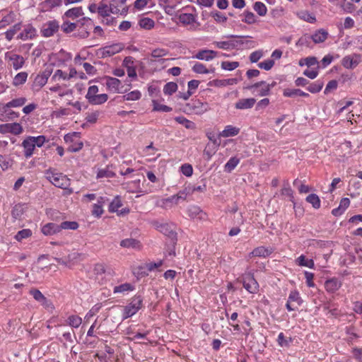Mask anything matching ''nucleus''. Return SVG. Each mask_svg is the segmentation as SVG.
I'll return each instance as SVG.
<instances>
[{"label":"nucleus","instance_id":"f257e3e1","mask_svg":"<svg viewBox=\"0 0 362 362\" xmlns=\"http://www.w3.org/2000/svg\"><path fill=\"white\" fill-rule=\"evenodd\" d=\"M153 226L158 230L160 233L168 236L175 245L177 241V233L175 229V227L172 223H162L158 221H153Z\"/></svg>","mask_w":362,"mask_h":362},{"label":"nucleus","instance_id":"f03ea898","mask_svg":"<svg viewBox=\"0 0 362 362\" xmlns=\"http://www.w3.org/2000/svg\"><path fill=\"white\" fill-rule=\"evenodd\" d=\"M46 174L49 175V172L47 171ZM47 178L54 186L62 189H67L70 185V180L62 173L54 174L51 173V175H48Z\"/></svg>","mask_w":362,"mask_h":362},{"label":"nucleus","instance_id":"7ed1b4c3","mask_svg":"<svg viewBox=\"0 0 362 362\" xmlns=\"http://www.w3.org/2000/svg\"><path fill=\"white\" fill-rule=\"evenodd\" d=\"M142 299L140 296H136L132 301L124 308L123 320L134 315L141 307Z\"/></svg>","mask_w":362,"mask_h":362},{"label":"nucleus","instance_id":"20e7f679","mask_svg":"<svg viewBox=\"0 0 362 362\" xmlns=\"http://www.w3.org/2000/svg\"><path fill=\"white\" fill-rule=\"evenodd\" d=\"M30 294L33 296L34 299L40 303L41 305L47 310H53L54 308L52 303L48 300L42 293L37 288H31L29 291Z\"/></svg>","mask_w":362,"mask_h":362},{"label":"nucleus","instance_id":"39448f33","mask_svg":"<svg viewBox=\"0 0 362 362\" xmlns=\"http://www.w3.org/2000/svg\"><path fill=\"white\" fill-rule=\"evenodd\" d=\"M59 25L57 21H48L42 26L41 30L42 35L46 37H51L59 30Z\"/></svg>","mask_w":362,"mask_h":362},{"label":"nucleus","instance_id":"423d86ee","mask_svg":"<svg viewBox=\"0 0 362 362\" xmlns=\"http://www.w3.org/2000/svg\"><path fill=\"white\" fill-rule=\"evenodd\" d=\"M124 49V45L122 43L113 44L109 46L104 47L100 49V54L102 58L111 57Z\"/></svg>","mask_w":362,"mask_h":362},{"label":"nucleus","instance_id":"0eeeda50","mask_svg":"<svg viewBox=\"0 0 362 362\" xmlns=\"http://www.w3.org/2000/svg\"><path fill=\"white\" fill-rule=\"evenodd\" d=\"M243 286L251 293H255L258 289V284L251 274H247L243 277Z\"/></svg>","mask_w":362,"mask_h":362},{"label":"nucleus","instance_id":"6e6552de","mask_svg":"<svg viewBox=\"0 0 362 362\" xmlns=\"http://www.w3.org/2000/svg\"><path fill=\"white\" fill-rule=\"evenodd\" d=\"M22 132L23 128L19 123H8L0 125V132L2 134L12 133L15 135H18Z\"/></svg>","mask_w":362,"mask_h":362},{"label":"nucleus","instance_id":"1a4fd4ad","mask_svg":"<svg viewBox=\"0 0 362 362\" xmlns=\"http://www.w3.org/2000/svg\"><path fill=\"white\" fill-rule=\"evenodd\" d=\"M245 88L250 90L253 89L259 88L258 90L257 95L261 97L270 95V91L267 86V82L265 81H261L252 85L247 86V87H245Z\"/></svg>","mask_w":362,"mask_h":362},{"label":"nucleus","instance_id":"9d476101","mask_svg":"<svg viewBox=\"0 0 362 362\" xmlns=\"http://www.w3.org/2000/svg\"><path fill=\"white\" fill-rule=\"evenodd\" d=\"M218 55V52L211 49H202L197 52V53L193 56V58L204 60L211 61L216 58Z\"/></svg>","mask_w":362,"mask_h":362},{"label":"nucleus","instance_id":"9b49d317","mask_svg":"<svg viewBox=\"0 0 362 362\" xmlns=\"http://www.w3.org/2000/svg\"><path fill=\"white\" fill-rule=\"evenodd\" d=\"M361 62L360 54H354L353 56H346L342 59V65L346 69H354Z\"/></svg>","mask_w":362,"mask_h":362},{"label":"nucleus","instance_id":"f8f14e48","mask_svg":"<svg viewBox=\"0 0 362 362\" xmlns=\"http://www.w3.org/2000/svg\"><path fill=\"white\" fill-rule=\"evenodd\" d=\"M188 215L192 218H197L199 220H206L207 216L206 214L197 206H192L189 208Z\"/></svg>","mask_w":362,"mask_h":362},{"label":"nucleus","instance_id":"ddd939ff","mask_svg":"<svg viewBox=\"0 0 362 362\" xmlns=\"http://www.w3.org/2000/svg\"><path fill=\"white\" fill-rule=\"evenodd\" d=\"M190 109L193 110L196 114H202L207 110V104L203 103L199 100H192L187 105Z\"/></svg>","mask_w":362,"mask_h":362},{"label":"nucleus","instance_id":"4468645a","mask_svg":"<svg viewBox=\"0 0 362 362\" xmlns=\"http://www.w3.org/2000/svg\"><path fill=\"white\" fill-rule=\"evenodd\" d=\"M329 33L325 29H319L312 36V40L315 44L324 42L328 37Z\"/></svg>","mask_w":362,"mask_h":362},{"label":"nucleus","instance_id":"2eb2a0df","mask_svg":"<svg viewBox=\"0 0 362 362\" xmlns=\"http://www.w3.org/2000/svg\"><path fill=\"white\" fill-rule=\"evenodd\" d=\"M256 103L255 98H244L239 100L235 105L236 109L245 110L252 108Z\"/></svg>","mask_w":362,"mask_h":362},{"label":"nucleus","instance_id":"dca6fc26","mask_svg":"<svg viewBox=\"0 0 362 362\" xmlns=\"http://www.w3.org/2000/svg\"><path fill=\"white\" fill-rule=\"evenodd\" d=\"M60 232L59 225L54 223H49L42 228V233L45 235H52Z\"/></svg>","mask_w":362,"mask_h":362},{"label":"nucleus","instance_id":"f3484780","mask_svg":"<svg viewBox=\"0 0 362 362\" xmlns=\"http://www.w3.org/2000/svg\"><path fill=\"white\" fill-rule=\"evenodd\" d=\"M36 35V30L30 25H28L25 28L23 31L20 33L17 38L23 40L33 38Z\"/></svg>","mask_w":362,"mask_h":362},{"label":"nucleus","instance_id":"a211bd4d","mask_svg":"<svg viewBox=\"0 0 362 362\" xmlns=\"http://www.w3.org/2000/svg\"><path fill=\"white\" fill-rule=\"evenodd\" d=\"M22 146H23L25 150L24 156H25V158L30 157L33 155V151L35 148V144L33 142L32 139H30V136H28L23 141Z\"/></svg>","mask_w":362,"mask_h":362},{"label":"nucleus","instance_id":"6ab92c4d","mask_svg":"<svg viewBox=\"0 0 362 362\" xmlns=\"http://www.w3.org/2000/svg\"><path fill=\"white\" fill-rule=\"evenodd\" d=\"M219 145L220 143L218 142L216 139H214L213 143H209L206 144L205 149L204 150V154L207 156L208 160H209L211 156L216 152Z\"/></svg>","mask_w":362,"mask_h":362},{"label":"nucleus","instance_id":"aec40b11","mask_svg":"<svg viewBox=\"0 0 362 362\" xmlns=\"http://www.w3.org/2000/svg\"><path fill=\"white\" fill-rule=\"evenodd\" d=\"M120 246L126 248L140 249L141 244L139 240L134 238H127L120 242Z\"/></svg>","mask_w":362,"mask_h":362},{"label":"nucleus","instance_id":"412c9836","mask_svg":"<svg viewBox=\"0 0 362 362\" xmlns=\"http://www.w3.org/2000/svg\"><path fill=\"white\" fill-rule=\"evenodd\" d=\"M120 85L121 81L119 79L110 76L106 78V86L110 90L119 93Z\"/></svg>","mask_w":362,"mask_h":362},{"label":"nucleus","instance_id":"4be33fe9","mask_svg":"<svg viewBox=\"0 0 362 362\" xmlns=\"http://www.w3.org/2000/svg\"><path fill=\"white\" fill-rule=\"evenodd\" d=\"M47 81L40 74H37L32 84V89L35 91L40 90L46 83Z\"/></svg>","mask_w":362,"mask_h":362},{"label":"nucleus","instance_id":"5701e85b","mask_svg":"<svg viewBox=\"0 0 362 362\" xmlns=\"http://www.w3.org/2000/svg\"><path fill=\"white\" fill-rule=\"evenodd\" d=\"M271 253V250L261 246L253 250V251L250 254V256L266 257H268Z\"/></svg>","mask_w":362,"mask_h":362},{"label":"nucleus","instance_id":"b1692460","mask_svg":"<svg viewBox=\"0 0 362 362\" xmlns=\"http://www.w3.org/2000/svg\"><path fill=\"white\" fill-rule=\"evenodd\" d=\"M240 129L232 125H228L225 127V129L220 134L223 137L234 136L238 134Z\"/></svg>","mask_w":362,"mask_h":362},{"label":"nucleus","instance_id":"393cba45","mask_svg":"<svg viewBox=\"0 0 362 362\" xmlns=\"http://www.w3.org/2000/svg\"><path fill=\"white\" fill-rule=\"evenodd\" d=\"M134 289V286L129 283H124L116 286L113 288L114 293H124L127 291H132Z\"/></svg>","mask_w":362,"mask_h":362},{"label":"nucleus","instance_id":"a878e982","mask_svg":"<svg viewBox=\"0 0 362 362\" xmlns=\"http://www.w3.org/2000/svg\"><path fill=\"white\" fill-rule=\"evenodd\" d=\"M192 71L197 74H209L214 72V69H208L203 64L197 62L193 66Z\"/></svg>","mask_w":362,"mask_h":362},{"label":"nucleus","instance_id":"bb28decb","mask_svg":"<svg viewBox=\"0 0 362 362\" xmlns=\"http://www.w3.org/2000/svg\"><path fill=\"white\" fill-rule=\"evenodd\" d=\"M281 194L288 196L290 197V200L295 204L294 197L293 196V190L290 187L289 182L288 180L284 182V187L281 190Z\"/></svg>","mask_w":362,"mask_h":362},{"label":"nucleus","instance_id":"cd10ccee","mask_svg":"<svg viewBox=\"0 0 362 362\" xmlns=\"http://www.w3.org/2000/svg\"><path fill=\"white\" fill-rule=\"evenodd\" d=\"M297 95L303 97H308L309 95L308 93L302 91L300 89L287 88L284 90V95L286 97H293Z\"/></svg>","mask_w":362,"mask_h":362},{"label":"nucleus","instance_id":"c85d7f7f","mask_svg":"<svg viewBox=\"0 0 362 362\" xmlns=\"http://www.w3.org/2000/svg\"><path fill=\"white\" fill-rule=\"evenodd\" d=\"M340 283L334 279L327 280L325 282V288L329 292H334L340 287Z\"/></svg>","mask_w":362,"mask_h":362},{"label":"nucleus","instance_id":"c756f323","mask_svg":"<svg viewBox=\"0 0 362 362\" xmlns=\"http://www.w3.org/2000/svg\"><path fill=\"white\" fill-rule=\"evenodd\" d=\"M175 121L179 124H181L185 126V128L188 129H196V124L194 122L188 120L185 117H177L175 118Z\"/></svg>","mask_w":362,"mask_h":362},{"label":"nucleus","instance_id":"7c9ffc66","mask_svg":"<svg viewBox=\"0 0 362 362\" xmlns=\"http://www.w3.org/2000/svg\"><path fill=\"white\" fill-rule=\"evenodd\" d=\"M15 17L16 15L13 11L9 12V13L5 16L0 21V28H3L5 26L13 23L15 21Z\"/></svg>","mask_w":362,"mask_h":362},{"label":"nucleus","instance_id":"2f4dec72","mask_svg":"<svg viewBox=\"0 0 362 362\" xmlns=\"http://www.w3.org/2000/svg\"><path fill=\"white\" fill-rule=\"evenodd\" d=\"M108 99V96L107 94H99L96 95L94 97H91L89 103L93 105H100L105 103Z\"/></svg>","mask_w":362,"mask_h":362},{"label":"nucleus","instance_id":"473e14b6","mask_svg":"<svg viewBox=\"0 0 362 362\" xmlns=\"http://www.w3.org/2000/svg\"><path fill=\"white\" fill-rule=\"evenodd\" d=\"M21 28V24L19 23H16L14 25H13L9 30H8L6 33H5V35H6V38L8 40V41H11L13 36L15 35V34L18 31L20 30Z\"/></svg>","mask_w":362,"mask_h":362},{"label":"nucleus","instance_id":"72a5a7b5","mask_svg":"<svg viewBox=\"0 0 362 362\" xmlns=\"http://www.w3.org/2000/svg\"><path fill=\"white\" fill-rule=\"evenodd\" d=\"M139 24L141 28L146 30H150L154 27L155 23L151 18H143L140 19Z\"/></svg>","mask_w":362,"mask_h":362},{"label":"nucleus","instance_id":"f704fd0d","mask_svg":"<svg viewBox=\"0 0 362 362\" xmlns=\"http://www.w3.org/2000/svg\"><path fill=\"white\" fill-rule=\"evenodd\" d=\"M240 160L236 157H232L224 166L225 171L230 173L239 163Z\"/></svg>","mask_w":362,"mask_h":362},{"label":"nucleus","instance_id":"c9c22d12","mask_svg":"<svg viewBox=\"0 0 362 362\" xmlns=\"http://www.w3.org/2000/svg\"><path fill=\"white\" fill-rule=\"evenodd\" d=\"M24 213L23 205L18 204H16L11 211V216L15 219H19Z\"/></svg>","mask_w":362,"mask_h":362},{"label":"nucleus","instance_id":"e433bc0d","mask_svg":"<svg viewBox=\"0 0 362 362\" xmlns=\"http://www.w3.org/2000/svg\"><path fill=\"white\" fill-rule=\"evenodd\" d=\"M306 201L311 204L315 209L320 207V200L319 197L315 194H310L306 197Z\"/></svg>","mask_w":362,"mask_h":362},{"label":"nucleus","instance_id":"4c0bfd02","mask_svg":"<svg viewBox=\"0 0 362 362\" xmlns=\"http://www.w3.org/2000/svg\"><path fill=\"white\" fill-rule=\"evenodd\" d=\"M11 60L12 61L13 67L16 70H18L20 68H21L24 64V59L23 57L20 55H13L11 57Z\"/></svg>","mask_w":362,"mask_h":362},{"label":"nucleus","instance_id":"58836bf2","mask_svg":"<svg viewBox=\"0 0 362 362\" xmlns=\"http://www.w3.org/2000/svg\"><path fill=\"white\" fill-rule=\"evenodd\" d=\"M177 90V85L174 82L167 83L163 88V92L165 95H171Z\"/></svg>","mask_w":362,"mask_h":362},{"label":"nucleus","instance_id":"ea45409f","mask_svg":"<svg viewBox=\"0 0 362 362\" xmlns=\"http://www.w3.org/2000/svg\"><path fill=\"white\" fill-rule=\"evenodd\" d=\"M312 41V36L308 34H305L304 35L299 38V40L296 42V45L306 46L310 47H311L310 44Z\"/></svg>","mask_w":362,"mask_h":362},{"label":"nucleus","instance_id":"a19ab883","mask_svg":"<svg viewBox=\"0 0 362 362\" xmlns=\"http://www.w3.org/2000/svg\"><path fill=\"white\" fill-rule=\"evenodd\" d=\"M76 23L78 24V28H84L91 29L93 25V21L90 18L83 17V18L78 20Z\"/></svg>","mask_w":362,"mask_h":362},{"label":"nucleus","instance_id":"79ce46f5","mask_svg":"<svg viewBox=\"0 0 362 362\" xmlns=\"http://www.w3.org/2000/svg\"><path fill=\"white\" fill-rule=\"evenodd\" d=\"M28 74L26 72H21L16 75L13 78V84L16 86L21 85L26 81Z\"/></svg>","mask_w":362,"mask_h":362},{"label":"nucleus","instance_id":"37998d69","mask_svg":"<svg viewBox=\"0 0 362 362\" xmlns=\"http://www.w3.org/2000/svg\"><path fill=\"white\" fill-rule=\"evenodd\" d=\"M65 15L69 18H77L83 15L81 7H76L68 10Z\"/></svg>","mask_w":362,"mask_h":362},{"label":"nucleus","instance_id":"c03bdc74","mask_svg":"<svg viewBox=\"0 0 362 362\" xmlns=\"http://www.w3.org/2000/svg\"><path fill=\"white\" fill-rule=\"evenodd\" d=\"M26 100V98L23 97L16 98L7 103L6 107H8L9 108L21 107L25 103Z\"/></svg>","mask_w":362,"mask_h":362},{"label":"nucleus","instance_id":"a18cd8bd","mask_svg":"<svg viewBox=\"0 0 362 362\" xmlns=\"http://www.w3.org/2000/svg\"><path fill=\"white\" fill-rule=\"evenodd\" d=\"M179 20L185 25H189L194 22V16L192 13H182L179 16Z\"/></svg>","mask_w":362,"mask_h":362},{"label":"nucleus","instance_id":"49530a36","mask_svg":"<svg viewBox=\"0 0 362 362\" xmlns=\"http://www.w3.org/2000/svg\"><path fill=\"white\" fill-rule=\"evenodd\" d=\"M297 262L298 264V265L300 266H303V267H309V268H313L314 267V262L313 259H306L304 255H300L298 259H297Z\"/></svg>","mask_w":362,"mask_h":362},{"label":"nucleus","instance_id":"de8ad7c7","mask_svg":"<svg viewBox=\"0 0 362 362\" xmlns=\"http://www.w3.org/2000/svg\"><path fill=\"white\" fill-rule=\"evenodd\" d=\"M98 13L103 17H106L110 16V13H113V8L110 6V9L106 4H100L98 7Z\"/></svg>","mask_w":362,"mask_h":362},{"label":"nucleus","instance_id":"09e8293b","mask_svg":"<svg viewBox=\"0 0 362 362\" xmlns=\"http://www.w3.org/2000/svg\"><path fill=\"white\" fill-rule=\"evenodd\" d=\"M254 10L261 16L266 15L267 9L264 4L260 1H257L254 4Z\"/></svg>","mask_w":362,"mask_h":362},{"label":"nucleus","instance_id":"8fccbe9b","mask_svg":"<svg viewBox=\"0 0 362 362\" xmlns=\"http://www.w3.org/2000/svg\"><path fill=\"white\" fill-rule=\"evenodd\" d=\"M67 322L71 327L77 328L81 325L82 319L77 315H71L68 317Z\"/></svg>","mask_w":362,"mask_h":362},{"label":"nucleus","instance_id":"3c124183","mask_svg":"<svg viewBox=\"0 0 362 362\" xmlns=\"http://www.w3.org/2000/svg\"><path fill=\"white\" fill-rule=\"evenodd\" d=\"M323 85V82L317 81L316 82L310 84L307 89L312 93H316L322 90Z\"/></svg>","mask_w":362,"mask_h":362},{"label":"nucleus","instance_id":"603ef678","mask_svg":"<svg viewBox=\"0 0 362 362\" xmlns=\"http://www.w3.org/2000/svg\"><path fill=\"white\" fill-rule=\"evenodd\" d=\"M122 205L121 199L119 196L115 197L109 206V211L110 212H115L118 211V209Z\"/></svg>","mask_w":362,"mask_h":362},{"label":"nucleus","instance_id":"864d4df0","mask_svg":"<svg viewBox=\"0 0 362 362\" xmlns=\"http://www.w3.org/2000/svg\"><path fill=\"white\" fill-rule=\"evenodd\" d=\"M288 300L296 305H300L302 301L299 296V293L296 291H293L290 293Z\"/></svg>","mask_w":362,"mask_h":362},{"label":"nucleus","instance_id":"5fc2aeb1","mask_svg":"<svg viewBox=\"0 0 362 362\" xmlns=\"http://www.w3.org/2000/svg\"><path fill=\"white\" fill-rule=\"evenodd\" d=\"M115 176V173L109 169L107 167L106 169L99 170L97 174L98 178L102 177H114Z\"/></svg>","mask_w":362,"mask_h":362},{"label":"nucleus","instance_id":"6e6d98bb","mask_svg":"<svg viewBox=\"0 0 362 362\" xmlns=\"http://www.w3.org/2000/svg\"><path fill=\"white\" fill-rule=\"evenodd\" d=\"M168 54V51L162 48H156L152 50L151 53V57L152 58H161L163 57L167 56Z\"/></svg>","mask_w":362,"mask_h":362},{"label":"nucleus","instance_id":"4d7b16f0","mask_svg":"<svg viewBox=\"0 0 362 362\" xmlns=\"http://www.w3.org/2000/svg\"><path fill=\"white\" fill-rule=\"evenodd\" d=\"M179 202V199H177L176 195L171 196L167 199L163 200V207L168 208L171 207L173 204H177Z\"/></svg>","mask_w":362,"mask_h":362},{"label":"nucleus","instance_id":"13d9d810","mask_svg":"<svg viewBox=\"0 0 362 362\" xmlns=\"http://www.w3.org/2000/svg\"><path fill=\"white\" fill-rule=\"evenodd\" d=\"M32 235V231L30 229H23L17 233L15 238L18 241H21L24 238H27Z\"/></svg>","mask_w":362,"mask_h":362},{"label":"nucleus","instance_id":"bf43d9fd","mask_svg":"<svg viewBox=\"0 0 362 362\" xmlns=\"http://www.w3.org/2000/svg\"><path fill=\"white\" fill-rule=\"evenodd\" d=\"M103 198L100 197V200H98V204H95L93 205V209L92 213H93V215H94L97 217L100 216L102 215V214L103 213V209L102 208V206L100 205V204L103 203Z\"/></svg>","mask_w":362,"mask_h":362},{"label":"nucleus","instance_id":"052dcab7","mask_svg":"<svg viewBox=\"0 0 362 362\" xmlns=\"http://www.w3.org/2000/svg\"><path fill=\"white\" fill-rule=\"evenodd\" d=\"M60 230L62 229L76 230L78 227V223L76 221H64L60 225Z\"/></svg>","mask_w":362,"mask_h":362},{"label":"nucleus","instance_id":"680f3d73","mask_svg":"<svg viewBox=\"0 0 362 362\" xmlns=\"http://www.w3.org/2000/svg\"><path fill=\"white\" fill-rule=\"evenodd\" d=\"M239 66L238 62H223L221 63V68L225 70L233 71Z\"/></svg>","mask_w":362,"mask_h":362},{"label":"nucleus","instance_id":"e2e57ef3","mask_svg":"<svg viewBox=\"0 0 362 362\" xmlns=\"http://www.w3.org/2000/svg\"><path fill=\"white\" fill-rule=\"evenodd\" d=\"M141 98V93L139 90L132 91L123 96L124 100H137Z\"/></svg>","mask_w":362,"mask_h":362},{"label":"nucleus","instance_id":"0e129e2a","mask_svg":"<svg viewBox=\"0 0 362 362\" xmlns=\"http://www.w3.org/2000/svg\"><path fill=\"white\" fill-rule=\"evenodd\" d=\"M78 27V24L76 23L65 22L62 25V30L66 33H69L74 31Z\"/></svg>","mask_w":362,"mask_h":362},{"label":"nucleus","instance_id":"69168bd1","mask_svg":"<svg viewBox=\"0 0 362 362\" xmlns=\"http://www.w3.org/2000/svg\"><path fill=\"white\" fill-rule=\"evenodd\" d=\"M153 110L154 111H161V112H168L172 110V108L169 106H167L165 105L159 104L156 103L155 100L153 101Z\"/></svg>","mask_w":362,"mask_h":362},{"label":"nucleus","instance_id":"338daca9","mask_svg":"<svg viewBox=\"0 0 362 362\" xmlns=\"http://www.w3.org/2000/svg\"><path fill=\"white\" fill-rule=\"evenodd\" d=\"M274 65V61L273 59H268V60L262 62L258 64V66L260 69H263L267 71L270 70L273 67Z\"/></svg>","mask_w":362,"mask_h":362},{"label":"nucleus","instance_id":"774afa93","mask_svg":"<svg viewBox=\"0 0 362 362\" xmlns=\"http://www.w3.org/2000/svg\"><path fill=\"white\" fill-rule=\"evenodd\" d=\"M32 139L33 142L35 144V146L38 147H41L46 141V138L45 136H30Z\"/></svg>","mask_w":362,"mask_h":362}]
</instances>
